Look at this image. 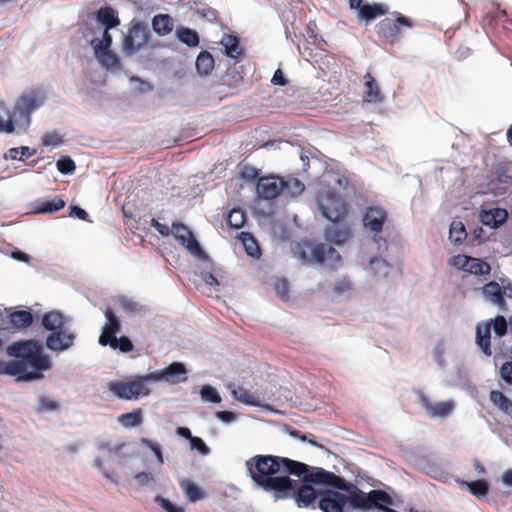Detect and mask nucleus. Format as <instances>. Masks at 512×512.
<instances>
[{
  "label": "nucleus",
  "mask_w": 512,
  "mask_h": 512,
  "mask_svg": "<svg viewBox=\"0 0 512 512\" xmlns=\"http://www.w3.org/2000/svg\"><path fill=\"white\" fill-rule=\"evenodd\" d=\"M59 408V404L48 398L42 397L39 401V410L40 411H55Z\"/></svg>",
  "instance_id": "0e129e2a"
},
{
  "label": "nucleus",
  "mask_w": 512,
  "mask_h": 512,
  "mask_svg": "<svg viewBox=\"0 0 512 512\" xmlns=\"http://www.w3.org/2000/svg\"><path fill=\"white\" fill-rule=\"evenodd\" d=\"M141 445L149 448L156 456L157 461L160 465L164 463L162 448L159 442L147 438H142L140 440Z\"/></svg>",
  "instance_id": "3c124183"
},
{
  "label": "nucleus",
  "mask_w": 512,
  "mask_h": 512,
  "mask_svg": "<svg viewBox=\"0 0 512 512\" xmlns=\"http://www.w3.org/2000/svg\"><path fill=\"white\" fill-rule=\"evenodd\" d=\"M179 485L190 502H196L205 497L204 491L189 479H181Z\"/></svg>",
  "instance_id": "473e14b6"
},
{
  "label": "nucleus",
  "mask_w": 512,
  "mask_h": 512,
  "mask_svg": "<svg viewBox=\"0 0 512 512\" xmlns=\"http://www.w3.org/2000/svg\"><path fill=\"white\" fill-rule=\"evenodd\" d=\"M99 62L105 67H113L119 63V59L110 49L101 50L99 54H95Z\"/></svg>",
  "instance_id": "8fccbe9b"
},
{
  "label": "nucleus",
  "mask_w": 512,
  "mask_h": 512,
  "mask_svg": "<svg viewBox=\"0 0 512 512\" xmlns=\"http://www.w3.org/2000/svg\"><path fill=\"white\" fill-rule=\"evenodd\" d=\"M318 507L323 512H343L344 506L348 503L351 508L357 509L352 501V495H345L338 491L327 490L321 493Z\"/></svg>",
  "instance_id": "1a4fd4ad"
},
{
  "label": "nucleus",
  "mask_w": 512,
  "mask_h": 512,
  "mask_svg": "<svg viewBox=\"0 0 512 512\" xmlns=\"http://www.w3.org/2000/svg\"><path fill=\"white\" fill-rule=\"evenodd\" d=\"M224 84L231 87L237 88L240 83L243 82V75L238 71H232L227 73L223 78Z\"/></svg>",
  "instance_id": "13d9d810"
},
{
  "label": "nucleus",
  "mask_w": 512,
  "mask_h": 512,
  "mask_svg": "<svg viewBox=\"0 0 512 512\" xmlns=\"http://www.w3.org/2000/svg\"><path fill=\"white\" fill-rule=\"evenodd\" d=\"M35 151L30 150L29 147L23 146L21 148H11L8 153L9 157L13 160H23L24 158H29L33 155Z\"/></svg>",
  "instance_id": "4d7b16f0"
},
{
  "label": "nucleus",
  "mask_w": 512,
  "mask_h": 512,
  "mask_svg": "<svg viewBox=\"0 0 512 512\" xmlns=\"http://www.w3.org/2000/svg\"><path fill=\"white\" fill-rule=\"evenodd\" d=\"M281 470L294 476H302L308 472V465L289 458L281 457Z\"/></svg>",
  "instance_id": "72a5a7b5"
},
{
  "label": "nucleus",
  "mask_w": 512,
  "mask_h": 512,
  "mask_svg": "<svg viewBox=\"0 0 512 512\" xmlns=\"http://www.w3.org/2000/svg\"><path fill=\"white\" fill-rule=\"evenodd\" d=\"M65 323V317L58 311L47 312L42 317L43 327L51 333L65 328Z\"/></svg>",
  "instance_id": "bb28decb"
},
{
  "label": "nucleus",
  "mask_w": 512,
  "mask_h": 512,
  "mask_svg": "<svg viewBox=\"0 0 512 512\" xmlns=\"http://www.w3.org/2000/svg\"><path fill=\"white\" fill-rule=\"evenodd\" d=\"M118 422L124 428L138 427L143 422V411L137 408L132 412L123 413L118 416Z\"/></svg>",
  "instance_id": "f704fd0d"
},
{
  "label": "nucleus",
  "mask_w": 512,
  "mask_h": 512,
  "mask_svg": "<svg viewBox=\"0 0 512 512\" xmlns=\"http://www.w3.org/2000/svg\"><path fill=\"white\" fill-rule=\"evenodd\" d=\"M508 213L502 208H493L490 210H483L480 214V219L483 225L490 228H498L506 222Z\"/></svg>",
  "instance_id": "aec40b11"
},
{
  "label": "nucleus",
  "mask_w": 512,
  "mask_h": 512,
  "mask_svg": "<svg viewBox=\"0 0 512 512\" xmlns=\"http://www.w3.org/2000/svg\"><path fill=\"white\" fill-rule=\"evenodd\" d=\"M351 228L344 220L328 225L325 229V237L329 242L340 245L351 237Z\"/></svg>",
  "instance_id": "dca6fc26"
},
{
  "label": "nucleus",
  "mask_w": 512,
  "mask_h": 512,
  "mask_svg": "<svg viewBox=\"0 0 512 512\" xmlns=\"http://www.w3.org/2000/svg\"><path fill=\"white\" fill-rule=\"evenodd\" d=\"M109 30L110 29H104L102 39L94 38L91 40V46L94 49V54H99L101 50L110 49L112 44V36Z\"/></svg>",
  "instance_id": "a18cd8bd"
},
{
  "label": "nucleus",
  "mask_w": 512,
  "mask_h": 512,
  "mask_svg": "<svg viewBox=\"0 0 512 512\" xmlns=\"http://www.w3.org/2000/svg\"><path fill=\"white\" fill-rule=\"evenodd\" d=\"M329 471L318 468L316 471H310L308 468V472L304 474L303 482L304 483H315V484H325Z\"/></svg>",
  "instance_id": "09e8293b"
},
{
  "label": "nucleus",
  "mask_w": 512,
  "mask_h": 512,
  "mask_svg": "<svg viewBox=\"0 0 512 512\" xmlns=\"http://www.w3.org/2000/svg\"><path fill=\"white\" fill-rule=\"evenodd\" d=\"M472 257L458 254L449 259V264L459 270L466 272L468 265L471 263Z\"/></svg>",
  "instance_id": "5fc2aeb1"
},
{
  "label": "nucleus",
  "mask_w": 512,
  "mask_h": 512,
  "mask_svg": "<svg viewBox=\"0 0 512 512\" xmlns=\"http://www.w3.org/2000/svg\"><path fill=\"white\" fill-rule=\"evenodd\" d=\"M467 237L464 224L461 221H453L449 229V239L454 244H461Z\"/></svg>",
  "instance_id": "a19ab883"
},
{
  "label": "nucleus",
  "mask_w": 512,
  "mask_h": 512,
  "mask_svg": "<svg viewBox=\"0 0 512 512\" xmlns=\"http://www.w3.org/2000/svg\"><path fill=\"white\" fill-rule=\"evenodd\" d=\"M221 44L224 46L227 56L238 59L243 55V50L240 47L239 39L237 36L225 34L222 37Z\"/></svg>",
  "instance_id": "c756f323"
},
{
  "label": "nucleus",
  "mask_w": 512,
  "mask_h": 512,
  "mask_svg": "<svg viewBox=\"0 0 512 512\" xmlns=\"http://www.w3.org/2000/svg\"><path fill=\"white\" fill-rule=\"evenodd\" d=\"M364 91L363 101L366 103L377 104L381 103L384 99V95L381 88L375 78L370 72L364 75Z\"/></svg>",
  "instance_id": "f3484780"
},
{
  "label": "nucleus",
  "mask_w": 512,
  "mask_h": 512,
  "mask_svg": "<svg viewBox=\"0 0 512 512\" xmlns=\"http://www.w3.org/2000/svg\"><path fill=\"white\" fill-rule=\"evenodd\" d=\"M150 32L141 22H136L129 29L123 41V50L126 55H132L144 47L149 39Z\"/></svg>",
  "instance_id": "6e6552de"
},
{
  "label": "nucleus",
  "mask_w": 512,
  "mask_h": 512,
  "mask_svg": "<svg viewBox=\"0 0 512 512\" xmlns=\"http://www.w3.org/2000/svg\"><path fill=\"white\" fill-rule=\"evenodd\" d=\"M239 239L243 244V247L246 253L251 256L258 258L261 254L260 247L254 238V236L249 232H241L239 235Z\"/></svg>",
  "instance_id": "58836bf2"
},
{
  "label": "nucleus",
  "mask_w": 512,
  "mask_h": 512,
  "mask_svg": "<svg viewBox=\"0 0 512 512\" xmlns=\"http://www.w3.org/2000/svg\"><path fill=\"white\" fill-rule=\"evenodd\" d=\"M246 221V214L242 209L234 208L227 215V224L231 228L240 229Z\"/></svg>",
  "instance_id": "c03bdc74"
},
{
  "label": "nucleus",
  "mask_w": 512,
  "mask_h": 512,
  "mask_svg": "<svg viewBox=\"0 0 512 512\" xmlns=\"http://www.w3.org/2000/svg\"><path fill=\"white\" fill-rule=\"evenodd\" d=\"M281 457L256 455L246 462L252 480L266 491H273L274 497L288 499L294 480L288 476L275 477L281 471Z\"/></svg>",
  "instance_id": "f03ea898"
},
{
  "label": "nucleus",
  "mask_w": 512,
  "mask_h": 512,
  "mask_svg": "<svg viewBox=\"0 0 512 512\" xmlns=\"http://www.w3.org/2000/svg\"><path fill=\"white\" fill-rule=\"evenodd\" d=\"M491 323L478 324L476 327V343L486 356H491Z\"/></svg>",
  "instance_id": "b1692460"
},
{
  "label": "nucleus",
  "mask_w": 512,
  "mask_h": 512,
  "mask_svg": "<svg viewBox=\"0 0 512 512\" xmlns=\"http://www.w3.org/2000/svg\"><path fill=\"white\" fill-rule=\"evenodd\" d=\"M232 397L245 404L250 406H260V398L258 395L252 393L250 390L246 389L243 386H234L231 390Z\"/></svg>",
  "instance_id": "a878e982"
},
{
  "label": "nucleus",
  "mask_w": 512,
  "mask_h": 512,
  "mask_svg": "<svg viewBox=\"0 0 512 512\" xmlns=\"http://www.w3.org/2000/svg\"><path fill=\"white\" fill-rule=\"evenodd\" d=\"M458 482L461 486L467 487L469 492L478 498L485 497L490 489L488 482L484 479H478L475 481L461 480Z\"/></svg>",
  "instance_id": "c9c22d12"
},
{
  "label": "nucleus",
  "mask_w": 512,
  "mask_h": 512,
  "mask_svg": "<svg viewBox=\"0 0 512 512\" xmlns=\"http://www.w3.org/2000/svg\"><path fill=\"white\" fill-rule=\"evenodd\" d=\"M352 501L357 509L370 510L377 508L386 512H393L388 506L393 505L392 497L384 490L375 489L366 493L358 488L357 493L352 495Z\"/></svg>",
  "instance_id": "423d86ee"
},
{
  "label": "nucleus",
  "mask_w": 512,
  "mask_h": 512,
  "mask_svg": "<svg viewBox=\"0 0 512 512\" xmlns=\"http://www.w3.org/2000/svg\"><path fill=\"white\" fill-rule=\"evenodd\" d=\"M11 328L14 330H23L33 323V315L29 310H15L8 315Z\"/></svg>",
  "instance_id": "5701e85b"
},
{
  "label": "nucleus",
  "mask_w": 512,
  "mask_h": 512,
  "mask_svg": "<svg viewBox=\"0 0 512 512\" xmlns=\"http://www.w3.org/2000/svg\"><path fill=\"white\" fill-rule=\"evenodd\" d=\"M150 381L165 380L170 384H178L187 380V370L183 363L173 362L161 371L148 374Z\"/></svg>",
  "instance_id": "9d476101"
},
{
  "label": "nucleus",
  "mask_w": 512,
  "mask_h": 512,
  "mask_svg": "<svg viewBox=\"0 0 512 512\" xmlns=\"http://www.w3.org/2000/svg\"><path fill=\"white\" fill-rule=\"evenodd\" d=\"M119 307L127 314H136L142 311V306L131 298L120 296L117 299Z\"/></svg>",
  "instance_id": "de8ad7c7"
},
{
  "label": "nucleus",
  "mask_w": 512,
  "mask_h": 512,
  "mask_svg": "<svg viewBox=\"0 0 512 512\" xmlns=\"http://www.w3.org/2000/svg\"><path fill=\"white\" fill-rule=\"evenodd\" d=\"M317 205L322 216L332 223L344 220L348 213L347 203L332 190L320 193L317 196Z\"/></svg>",
  "instance_id": "39448f33"
},
{
  "label": "nucleus",
  "mask_w": 512,
  "mask_h": 512,
  "mask_svg": "<svg viewBox=\"0 0 512 512\" xmlns=\"http://www.w3.org/2000/svg\"><path fill=\"white\" fill-rule=\"evenodd\" d=\"M153 30L160 36H165L173 30V19L168 14H158L152 20Z\"/></svg>",
  "instance_id": "2f4dec72"
},
{
  "label": "nucleus",
  "mask_w": 512,
  "mask_h": 512,
  "mask_svg": "<svg viewBox=\"0 0 512 512\" xmlns=\"http://www.w3.org/2000/svg\"><path fill=\"white\" fill-rule=\"evenodd\" d=\"M259 172L258 170L250 165H245L240 170V177L247 181H254L258 178Z\"/></svg>",
  "instance_id": "680f3d73"
},
{
  "label": "nucleus",
  "mask_w": 512,
  "mask_h": 512,
  "mask_svg": "<svg viewBox=\"0 0 512 512\" xmlns=\"http://www.w3.org/2000/svg\"><path fill=\"white\" fill-rule=\"evenodd\" d=\"M482 293L501 311L505 312L507 310V304L504 299L505 291L502 290V287L497 282L490 281L485 284L482 288Z\"/></svg>",
  "instance_id": "6ab92c4d"
},
{
  "label": "nucleus",
  "mask_w": 512,
  "mask_h": 512,
  "mask_svg": "<svg viewBox=\"0 0 512 512\" xmlns=\"http://www.w3.org/2000/svg\"><path fill=\"white\" fill-rule=\"evenodd\" d=\"M56 166L62 174H71L76 168L75 162L69 156H62L57 161Z\"/></svg>",
  "instance_id": "864d4df0"
},
{
  "label": "nucleus",
  "mask_w": 512,
  "mask_h": 512,
  "mask_svg": "<svg viewBox=\"0 0 512 512\" xmlns=\"http://www.w3.org/2000/svg\"><path fill=\"white\" fill-rule=\"evenodd\" d=\"M421 403L425 410L432 417H446L454 409V403L452 401H444L438 403H432L427 397H421Z\"/></svg>",
  "instance_id": "412c9836"
},
{
  "label": "nucleus",
  "mask_w": 512,
  "mask_h": 512,
  "mask_svg": "<svg viewBox=\"0 0 512 512\" xmlns=\"http://www.w3.org/2000/svg\"><path fill=\"white\" fill-rule=\"evenodd\" d=\"M284 179L278 176L259 177L256 184V191L259 197L271 200L283 193Z\"/></svg>",
  "instance_id": "9b49d317"
},
{
  "label": "nucleus",
  "mask_w": 512,
  "mask_h": 512,
  "mask_svg": "<svg viewBox=\"0 0 512 512\" xmlns=\"http://www.w3.org/2000/svg\"><path fill=\"white\" fill-rule=\"evenodd\" d=\"M69 216L77 217L81 220H88V213L77 205L70 206Z\"/></svg>",
  "instance_id": "774afa93"
},
{
  "label": "nucleus",
  "mask_w": 512,
  "mask_h": 512,
  "mask_svg": "<svg viewBox=\"0 0 512 512\" xmlns=\"http://www.w3.org/2000/svg\"><path fill=\"white\" fill-rule=\"evenodd\" d=\"M104 315L106 318V323L102 329L101 335L99 336V340H98L99 343L115 336L117 333H119L121 331L120 320L116 316L115 312L113 311V309L111 307L105 308Z\"/></svg>",
  "instance_id": "a211bd4d"
},
{
  "label": "nucleus",
  "mask_w": 512,
  "mask_h": 512,
  "mask_svg": "<svg viewBox=\"0 0 512 512\" xmlns=\"http://www.w3.org/2000/svg\"><path fill=\"white\" fill-rule=\"evenodd\" d=\"M395 18H384L377 24V34L380 38L393 44L400 40L401 28H412L413 21L399 12L394 13Z\"/></svg>",
  "instance_id": "0eeeda50"
},
{
  "label": "nucleus",
  "mask_w": 512,
  "mask_h": 512,
  "mask_svg": "<svg viewBox=\"0 0 512 512\" xmlns=\"http://www.w3.org/2000/svg\"><path fill=\"white\" fill-rule=\"evenodd\" d=\"M500 375L506 383L512 384V362H505L502 365Z\"/></svg>",
  "instance_id": "338daca9"
},
{
  "label": "nucleus",
  "mask_w": 512,
  "mask_h": 512,
  "mask_svg": "<svg viewBox=\"0 0 512 512\" xmlns=\"http://www.w3.org/2000/svg\"><path fill=\"white\" fill-rule=\"evenodd\" d=\"M214 58L208 51H201L196 59V69L200 75H209L214 69Z\"/></svg>",
  "instance_id": "e433bc0d"
},
{
  "label": "nucleus",
  "mask_w": 512,
  "mask_h": 512,
  "mask_svg": "<svg viewBox=\"0 0 512 512\" xmlns=\"http://www.w3.org/2000/svg\"><path fill=\"white\" fill-rule=\"evenodd\" d=\"M7 353L16 359L0 361V374L15 376L18 380H32L50 368V361L38 341L15 342L8 346Z\"/></svg>",
  "instance_id": "f257e3e1"
},
{
  "label": "nucleus",
  "mask_w": 512,
  "mask_h": 512,
  "mask_svg": "<svg viewBox=\"0 0 512 512\" xmlns=\"http://www.w3.org/2000/svg\"><path fill=\"white\" fill-rule=\"evenodd\" d=\"M370 267L374 271L382 270L383 275H387L389 269V265L385 260L377 258L370 261Z\"/></svg>",
  "instance_id": "69168bd1"
},
{
  "label": "nucleus",
  "mask_w": 512,
  "mask_h": 512,
  "mask_svg": "<svg viewBox=\"0 0 512 512\" xmlns=\"http://www.w3.org/2000/svg\"><path fill=\"white\" fill-rule=\"evenodd\" d=\"M150 382L149 376H136L131 381H110L109 391L119 399L132 400L144 397L150 394L147 383Z\"/></svg>",
  "instance_id": "20e7f679"
},
{
  "label": "nucleus",
  "mask_w": 512,
  "mask_h": 512,
  "mask_svg": "<svg viewBox=\"0 0 512 512\" xmlns=\"http://www.w3.org/2000/svg\"><path fill=\"white\" fill-rule=\"evenodd\" d=\"M62 143V137L56 132H47L42 136L44 146H59Z\"/></svg>",
  "instance_id": "052dcab7"
},
{
  "label": "nucleus",
  "mask_w": 512,
  "mask_h": 512,
  "mask_svg": "<svg viewBox=\"0 0 512 512\" xmlns=\"http://www.w3.org/2000/svg\"><path fill=\"white\" fill-rule=\"evenodd\" d=\"M201 398L206 402L220 403L221 397L217 390L209 385H204L200 390Z\"/></svg>",
  "instance_id": "603ef678"
},
{
  "label": "nucleus",
  "mask_w": 512,
  "mask_h": 512,
  "mask_svg": "<svg viewBox=\"0 0 512 512\" xmlns=\"http://www.w3.org/2000/svg\"><path fill=\"white\" fill-rule=\"evenodd\" d=\"M45 99L46 94L43 90L30 89L20 95L13 111H10L5 104L0 103V132H14V124L18 121V118L22 119L26 125H29L31 113L41 107Z\"/></svg>",
  "instance_id": "7ed1b4c3"
},
{
  "label": "nucleus",
  "mask_w": 512,
  "mask_h": 512,
  "mask_svg": "<svg viewBox=\"0 0 512 512\" xmlns=\"http://www.w3.org/2000/svg\"><path fill=\"white\" fill-rule=\"evenodd\" d=\"M388 219L387 210L379 205H371L366 208L363 215V225L365 228L379 234L383 231V226Z\"/></svg>",
  "instance_id": "f8f14e48"
},
{
  "label": "nucleus",
  "mask_w": 512,
  "mask_h": 512,
  "mask_svg": "<svg viewBox=\"0 0 512 512\" xmlns=\"http://www.w3.org/2000/svg\"><path fill=\"white\" fill-rule=\"evenodd\" d=\"M65 207V201L60 197L52 200H38L34 204V213L44 214L61 210Z\"/></svg>",
  "instance_id": "cd10ccee"
},
{
  "label": "nucleus",
  "mask_w": 512,
  "mask_h": 512,
  "mask_svg": "<svg viewBox=\"0 0 512 512\" xmlns=\"http://www.w3.org/2000/svg\"><path fill=\"white\" fill-rule=\"evenodd\" d=\"M490 401L496 406L498 407L501 411L505 412V413H508L511 406H512V402L510 401V399L508 397H506L504 395V393H502L501 391L499 390H492L490 392Z\"/></svg>",
  "instance_id": "79ce46f5"
},
{
  "label": "nucleus",
  "mask_w": 512,
  "mask_h": 512,
  "mask_svg": "<svg viewBox=\"0 0 512 512\" xmlns=\"http://www.w3.org/2000/svg\"><path fill=\"white\" fill-rule=\"evenodd\" d=\"M488 323H491V327H493L494 332L497 336L502 337L507 332V321L503 316H497L495 319L490 320Z\"/></svg>",
  "instance_id": "6e6d98bb"
},
{
  "label": "nucleus",
  "mask_w": 512,
  "mask_h": 512,
  "mask_svg": "<svg viewBox=\"0 0 512 512\" xmlns=\"http://www.w3.org/2000/svg\"><path fill=\"white\" fill-rule=\"evenodd\" d=\"M290 493L291 494H289L288 498H294L298 507L316 508L315 502L318 497V493L311 485L304 483L298 486L297 481L294 480Z\"/></svg>",
  "instance_id": "ddd939ff"
},
{
  "label": "nucleus",
  "mask_w": 512,
  "mask_h": 512,
  "mask_svg": "<svg viewBox=\"0 0 512 512\" xmlns=\"http://www.w3.org/2000/svg\"><path fill=\"white\" fill-rule=\"evenodd\" d=\"M466 272L473 275H489L491 266L482 259L472 257L471 263L468 265Z\"/></svg>",
  "instance_id": "37998d69"
},
{
  "label": "nucleus",
  "mask_w": 512,
  "mask_h": 512,
  "mask_svg": "<svg viewBox=\"0 0 512 512\" xmlns=\"http://www.w3.org/2000/svg\"><path fill=\"white\" fill-rule=\"evenodd\" d=\"M74 339L75 334L63 328L48 335L46 347L55 352L64 351L73 345Z\"/></svg>",
  "instance_id": "2eb2a0df"
},
{
  "label": "nucleus",
  "mask_w": 512,
  "mask_h": 512,
  "mask_svg": "<svg viewBox=\"0 0 512 512\" xmlns=\"http://www.w3.org/2000/svg\"><path fill=\"white\" fill-rule=\"evenodd\" d=\"M176 36L182 43L189 47H196L199 44L198 33L187 27H178L176 30Z\"/></svg>",
  "instance_id": "ea45409f"
},
{
  "label": "nucleus",
  "mask_w": 512,
  "mask_h": 512,
  "mask_svg": "<svg viewBox=\"0 0 512 512\" xmlns=\"http://www.w3.org/2000/svg\"><path fill=\"white\" fill-rule=\"evenodd\" d=\"M387 13V8L383 4L374 3V4H365L360 11L358 12V17L361 20H365L367 22L376 19L377 17L383 16Z\"/></svg>",
  "instance_id": "c85d7f7f"
},
{
  "label": "nucleus",
  "mask_w": 512,
  "mask_h": 512,
  "mask_svg": "<svg viewBox=\"0 0 512 512\" xmlns=\"http://www.w3.org/2000/svg\"><path fill=\"white\" fill-rule=\"evenodd\" d=\"M172 234L174 238L193 254L201 252V248L189 228L182 223H173Z\"/></svg>",
  "instance_id": "4468645a"
},
{
  "label": "nucleus",
  "mask_w": 512,
  "mask_h": 512,
  "mask_svg": "<svg viewBox=\"0 0 512 512\" xmlns=\"http://www.w3.org/2000/svg\"><path fill=\"white\" fill-rule=\"evenodd\" d=\"M189 442L191 449L198 450L201 455L206 456L210 453V448L200 437L193 436V438H191Z\"/></svg>",
  "instance_id": "bf43d9fd"
},
{
  "label": "nucleus",
  "mask_w": 512,
  "mask_h": 512,
  "mask_svg": "<svg viewBox=\"0 0 512 512\" xmlns=\"http://www.w3.org/2000/svg\"><path fill=\"white\" fill-rule=\"evenodd\" d=\"M304 189V184L296 178H288L287 180H284L283 193L288 196H297L301 194Z\"/></svg>",
  "instance_id": "49530a36"
},
{
  "label": "nucleus",
  "mask_w": 512,
  "mask_h": 512,
  "mask_svg": "<svg viewBox=\"0 0 512 512\" xmlns=\"http://www.w3.org/2000/svg\"><path fill=\"white\" fill-rule=\"evenodd\" d=\"M324 485L345 491L347 492V495L356 494L359 488L353 483L345 480L343 477L334 474L333 472H328Z\"/></svg>",
  "instance_id": "393cba45"
},
{
  "label": "nucleus",
  "mask_w": 512,
  "mask_h": 512,
  "mask_svg": "<svg viewBox=\"0 0 512 512\" xmlns=\"http://www.w3.org/2000/svg\"><path fill=\"white\" fill-rule=\"evenodd\" d=\"M275 290L281 299L288 300L289 285L286 280H278L275 283Z\"/></svg>",
  "instance_id": "e2e57ef3"
},
{
  "label": "nucleus",
  "mask_w": 512,
  "mask_h": 512,
  "mask_svg": "<svg viewBox=\"0 0 512 512\" xmlns=\"http://www.w3.org/2000/svg\"><path fill=\"white\" fill-rule=\"evenodd\" d=\"M311 257L307 258L305 252L302 253L301 258L303 262H315L317 264H323L325 261V255L327 252L335 253L332 247H327L325 244H316L310 249Z\"/></svg>",
  "instance_id": "7c9ffc66"
},
{
  "label": "nucleus",
  "mask_w": 512,
  "mask_h": 512,
  "mask_svg": "<svg viewBox=\"0 0 512 512\" xmlns=\"http://www.w3.org/2000/svg\"><path fill=\"white\" fill-rule=\"evenodd\" d=\"M99 344L102 346H110L113 350H119L123 353L131 352L134 349L133 343L127 336L117 338L115 335Z\"/></svg>",
  "instance_id": "4c0bfd02"
},
{
  "label": "nucleus",
  "mask_w": 512,
  "mask_h": 512,
  "mask_svg": "<svg viewBox=\"0 0 512 512\" xmlns=\"http://www.w3.org/2000/svg\"><path fill=\"white\" fill-rule=\"evenodd\" d=\"M96 20L104 29H112L120 25V19L111 6L99 8L96 12Z\"/></svg>",
  "instance_id": "4be33fe9"
}]
</instances>
